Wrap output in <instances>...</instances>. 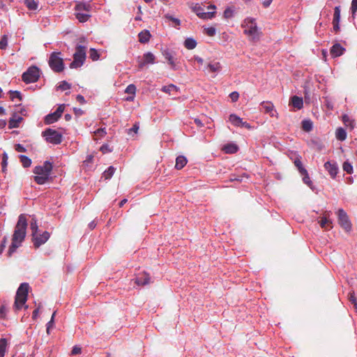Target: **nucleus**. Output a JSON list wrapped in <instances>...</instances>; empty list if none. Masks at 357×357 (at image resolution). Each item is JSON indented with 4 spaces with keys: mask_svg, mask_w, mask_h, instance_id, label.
Returning a JSON list of instances; mask_svg holds the SVG:
<instances>
[{
    "mask_svg": "<svg viewBox=\"0 0 357 357\" xmlns=\"http://www.w3.org/2000/svg\"><path fill=\"white\" fill-rule=\"evenodd\" d=\"M8 45V38L6 35H3L0 40V49L5 50Z\"/></svg>",
    "mask_w": 357,
    "mask_h": 357,
    "instance_id": "nucleus-49",
    "label": "nucleus"
},
{
    "mask_svg": "<svg viewBox=\"0 0 357 357\" xmlns=\"http://www.w3.org/2000/svg\"><path fill=\"white\" fill-rule=\"evenodd\" d=\"M233 14H234V10L230 8H227L224 11V17L225 18H231L233 16Z\"/></svg>",
    "mask_w": 357,
    "mask_h": 357,
    "instance_id": "nucleus-51",
    "label": "nucleus"
},
{
    "mask_svg": "<svg viewBox=\"0 0 357 357\" xmlns=\"http://www.w3.org/2000/svg\"><path fill=\"white\" fill-rule=\"evenodd\" d=\"M64 108H65V105H59L56 110V113L62 114V113L63 112Z\"/></svg>",
    "mask_w": 357,
    "mask_h": 357,
    "instance_id": "nucleus-63",
    "label": "nucleus"
},
{
    "mask_svg": "<svg viewBox=\"0 0 357 357\" xmlns=\"http://www.w3.org/2000/svg\"><path fill=\"white\" fill-rule=\"evenodd\" d=\"M89 57L92 61H97L100 58V54L94 48H91L89 51Z\"/></svg>",
    "mask_w": 357,
    "mask_h": 357,
    "instance_id": "nucleus-44",
    "label": "nucleus"
},
{
    "mask_svg": "<svg viewBox=\"0 0 357 357\" xmlns=\"http://www.w3.org/2000/svg\"><path fill=\"white\" fill-rule=\"evenodd\" d=\"M33 243L36 248H38L40 245L45 244L50 238V234L48 231H43L42 234L36 233L32 235Z\"/></svg>",
    "mask_w": 357,
    "mask_h": 357,
    "instance_id": "nucleus-11",
    "label": "nucleus"
},
{
    "mask_svg": "<svg viewBox=\"0 0 357 357\" xmlns=\"http://www.w3.org/2000/svg\"><path fill=\"white\" fill-rule=\"evenodd\" d=\"M333 30L337 32L340 30V22H333Z\"/></svg>",
    "mask_w": 357,
    "mask_h": 357,
    "instance_id": "nucleus-64",
    "label": "nucleus"
},
{
    "mask_svg": "<svg viewBox=\"0 0 357 357\" xmlns=\"http://www.w3.org/2000/svg\"><path fill=\"white\" fill-rule=\"evenodd\" d=\"M342 169L348 174H351L353 172V166L348 161H346L343 163Z\"/></svg>",
    "mask_w": 357,
    "mask_h": 357,
    "instance_id": "nucleus-46",
    "label": "nucleus"
},
{
    "mask_svg": "<svg viewBox=\"0 0 357 357\" xmlns=\"http://www.w3.org/2000/svg\"><path fill=\"white\" fill-rule=\"evenodd\" d=\"M125 92L132 95L131 97L127 98L126 100H132L136 93V86L134 84H130L126 87Z\"/></svg>",
    "mask_w": 357,
    "mask_h": 357,
    "instance_id": "nucleus-26",
    "label": "nucleus"
},
{
    "mask_svg": "<svg viewBox=\"0 0 357 357\" xmlns=\"http://www.w3.org/2000/svg\"><path fill=\"white\" fill-rule=\"evenodd\" d=\"M91 6L89 2L77 1L75 7V12L90 13Z\"/></svg>",
    "mask_w": 357,
    "mask_h": 357,
    "instance_id": "nucleus-15",
    "label": "nucleus"
},
{
    "mask_svg": "<svg viewBox=\"0 0 357 357\" xmlns=\"http://www.w3.org/2000/svg\"><path fill=\"white\" fill-rule=\"evenodd\" d=\"M345 48H344L340 44H334L330 50L331 54L333 57H337L344 54Z\"/></svg>",
    "mask_w": 357,
    "mask_h": 357,
    "instance_id": "nucleus-16",
    "label": "nucleus"
},
{
    "mask_svg": "<svg viewBox=\"0 0 357 357\" xmlns=\"http://www.w3.org/2000/svg\"><path fill=\"white\" fill-rule=\"evenodd\" d=\"M191 9L199 18L203 20H211L215 15V11L205 12L204 8L199 3H192Z\"/></svg>",
    "mask_w": 357,
    "mask_h": 357,
    "instance_id": "nucleus-9",
    "label": "nucleus"
},
{
    "mask_svg": "<svg viewBox=\"0 0 357 357\" xmlns=\"http://www.w3.org/2000/svg\"><path fill=\"white\" fill-rule=\"evenodd\" d=\"M349 299L352 304H354L357 302L356 298L355 297L354 295V292L349 293Z\"/></svg>",
    "mask_w": 357,
    "mask_h": 357,
    "instance_id": "nucleus-60",
    "label": "nucleus"
},
{
    "mask_svg": "<svg viewBox=\"0 0 357 357\" xmlns=\"http://www.w3.org/2000/svg\"><path fill=\"white\" fill-rule=\"evenodd\" d=\"M151 278L146 273L139 274L135 279V283L137 285H145L150 282Z\"/></svg>",
    "mask_w": 357,
    "mask_h": 357,
    "instance_id": "nucleus-17",
    "label": "nucleus"
},
{
    "mask_svg": "<svg viewBox=\"0 0 357 357\" xmlns=\"http://www.w3.org/2000/svg\"><path fill=\"white\" fill-rule=\"evenodd\" d=\"M60 55L61 52H54L50 54L48 61L50 67L56 73L62 72L64 69L63 61Z\"/></svg>",
    "mask_w": 357,
    "mask_h": 357,
    "instance_id": "nucleus-5",
    "label": "nucleus"
},
{
    "mask_svg": "<svg viewBox=\"0 0 357 357\" xmlns=\"http://www.w3.org/2000/svg\"><path fill=\"white\" fill-rule=\"evenodd\" d=\"M261 107L264 113L269 114L271 117L275 116L278 118V112L271 102L263 101L261 103Z\"/></svg>",
    "mask_w": 357,
    "mask_h": 357,
    "instance_id": "nucleus-13",
    "label": "nucleus"
},
{
    "mask_svg": "<svg viewBox=\"0 0 357 357\" xmlns=\"http://www.w3.org/2000/svg\"><path fill=\"white\" fill-rule=\"evenodd\" d=\"M95 135L100 137L105 136L107 134L105 128H99L94 132Z\"/></svg>",
    "mask_w": 357,
    "mask_h": 357,
    "instance_id": "nucleus-52",
    "label": "nucleus"
},
{
    "mask_svg": "<svg viewBox=\"0 0 357 357\" xmlns=\"http://www.w3.org/2000/svg\"><path fill=\"white\" fill-rule=\"evenodd\" d=\"M76 100L81 104L85 103V99L83 96L77 95L76 97Z\"/></svg>",
    "mask_w": 357,
    "mask_h": 357,
    "instance_id": "nucleus-62",
    "label": "nucleus"
},
{
    "mask_svg": "<svg viewBox=\"0 0 357 357\" xmlns=\"http://www.w3.org/2000/svg\"><path fill=\"white\" fill-rule=\"evenodd\" d=\"M52 168V163L47 160L43 165L36 166L33 170L36 174L34 181L39 185L45 184L50 178Z\"/></svg>",
    "mask_w": 357,
    "mask_h": 357,
    "instance_id": "nucleus-2",
    "label": "nucleus"
},
{
    "mask_svg": "<svg viewBox=\"0 0 357 357\" xmlns=\"http://www.w3.org/2000/svg\"><path fill=\"white\" fill-rule=\"evenodd\" d=\"M324 167L333 178H335L339 170L338 165L336 162L328 161L325 162Z\"/></svg>",
    "mask_w": 357,
    "mask_h": 357,
    "instance_id": "nucleus-14",
    "label": "nucleus"
},
{
    "mask_svg": "<svg viewBox=\"0 0 357 357\" xmlns=\"http://www.w3.org/2000/svg\"><path fill=\"white\" fill-rule=\"evenodd\" d=\"M340 6H335L334 8L333 22H340Z\"/></svg>",
    "mask_w": 357,
    "mask_h": 357,
    "instance_id": "nucleus-42",
    "label": "nucleus"
},
{
    "mask_svg": "<svg viewBox=\"0 0 357 357\" xmlns=\"http://www.w3.org/2000/svg\"><path fill=\"white\" fill-rule=\"evenodd\" d=\"M184 45L188 50H193L197 46V42L192 38H188L184 42Z\"/></svg>",
    "mask_w": 357,
    "mask_h": 357,
    "instance_id": "nucleus-30",
    "label": "nucleus"
},
{
    "mask_svg": "<svg viewBox=\"0 0 357 357\" xmlns=\"http://www.w3.org/2000/svg\"><path fill=\"white\" fill-rule=\"evenodd\" d=\"M313 128V124L311 120H303L302 121V128L306 132H310Z\"/></svg>",
    "mask_w": 357,
    "mask_h": 357,
    "instance_id": "nucleus-36",
    "label": "nucleus"
},
{
    "mask_svg": "<svg viewBox=\"0 0 357 357\" xmlns=\"http://www.w3.org/2000/svg\"><path fill=\"white\" fill-rule=\"evenodd\" d=\"M81 351H82L81 348H80L79 347H78V346H77V345H76V346H74V347H73V349H72V351H71V354H72L73 355H77V354H80V353H81Z\"/></svg>",
    "mask_w": 357,
    "mask_h": 357,
    "instance_id": "nucleus-58",
    "label": "nucleus"
},
{
    "mask_svg": "<svg viewBox=\"0 0 357 357\" xmlns=\"http://www.w3.org/2000/svg\"><path fill=\"white\" fill-rule=\"evenodd\" d=\"M319 224L321 227L323 229H329L330 228H332V222L326 216L321 218V220L319 221Z\"/></svg>",
    "mask_w": 357,
    "mask_h": 357,
    "instance_id": "nucleus-27",
    "label": "nucleus"
},
{
    "mask_svg": "<svg viewBox=\"0 0 357 357\" xmlns=\"http://www.w3.org/2000/svg\"><path fill=\"white\" fill-rule=\"evenodd\" d=\"M6 307L4 305L0 307V318H4L6 315Z\"/></svg>",
    "mask_w": 357,
    "mask_h": 357,
    "instance_id": "nucleus-59",
    "label": "nucleus"
},
{
    "mask_svg": "<svg viewBox=\"0 0 357 357\" xmlns=\"http://www.w3.org/2000/svg\"><path fill=\"white\" fill-rule=\"evenodd\" d=\"M151 33L148 30H144L138 34L139 41L141 43H146L151 38Z\"/></svg>",
    "mask_w": 357,
    "mask_h": 357,
    "instance_id": "nucleus-20",
    "label": "nucleus"
},
{
    "mask_svg": "<svg viewBox=\"0 0 357 357\" xmlns=\"http://www.w3.org/2000/svg\"><path fill=\"white\" fill-rule=\"evenodd\" d=\"M338 222L340 226L347 231L349 232L351 231L352 225L349 220V216L347 213L342 209L340 208L337 211Z\"/></svg>",
    "mask_w": 357,
    "mask_h": 357,
    "instance_id": "nucleus-8",
    "label": "nucleus"
},
{
    "mask_svg": "<svg viewBox=\"0 0 357 357\" xmlns=\"http://www.w3.org/2000/svg\"><path fill=\"white\" fill-rule=\"evenodd\" d=\"M222 65L220 62L215 61H210L205 67L204 71L207 74H211V77L214 78L221 71Z\"/></svg>",
    "mask_w": 357,
    "mask_h": 357,
    "instance_id": "nucleus-10",
    "label": "nucleus"
},
{
    "mask_svg": "<svg viewBox=\"0 0 357 357\" xmlns=\"http://www.w3.org/2000/svg\"><path fill=\"white\" fill-rule=\"evenodd\" d=\"M22 120V118L21 116H15L11 118L9 121V128H17L19 126V123L21 122Z\"/></svg>",
    "mask_w": 357,
    "mask_h": 357,
    "instance_id": "nucleus-32",
    "label": "nucleus"
},
{
    "mask_svg": "<svg viewBox=\"0 0 357 357\" xmlns=\"http://www.w3.org/2000/svg\"><path fill=\"white\" fill-rule=\"evenodd\" d=\"M29 288V284L26 282L22 283L18 287L14 303V308L16 310H21L25 305L27 301Z\"/></svg>",
    "mask_w": 357,
    "mask_h": 357,
    "instance_id": "nucleus-3",
    "label": "nucleus"
},
{
    "mask_svg": "<svg viewBox=\"0 0 357 357\" xmlns=\"http://www.w3.org/2000/svg\"><path fill=\"white\" fill-rule=\"evenodd\" d=\"M15 149L16 151L17 152H21V153H24V152H26V149L25 147L20 144H17L15 145Z\"/></svg>",
    "mask_w": 357,
    "mask_h": 357,
    "instance_id": "nucleus-54",
    "label": "nucleus"
},
{
    "mask_svg": "<svg viewBox=\"0 0 357 357\" xmlns=\"http://www.w3.org/2000/svg\"><path fill=\"white\" fill-rule=\"evenodd\" d=\"M165 17L167 20L174 22L178 26L181 24V21L178 18H176L169 14H166Z\"/></svg>",
    "mask_w": 357,
    "mask_h": 357,
    "instance_id": "nucleus-50",
    "label": "nucleus"
},
{
    "mask_svg": "<svg viewBox=\"0 0 357 357\" xmlns=\"http://www.w3.org/2000/svg\"><path fill=\"white\" fill-rule=\"evenodd\" d=\"M222 150L226 153H235L238 151V147L234 143H229L224 145Z\"/></svg>",
    "mask_w": 357,
    "mask_h": 357,
    "instance_id": "nucleus-19",
    "label": "nucleus"
},
{
    "mask_svg": "<svg viewBox=\"0 0 357 357\" xmlns=\"http://www.w3.org/2000/svg\"><path fill=\"white\" fill-rule=\"evenodd\" d=\"M74 54L86 57V47L81 45H77Z\"/></svg>",
    "mask_w": 357,
    "mask_h": 357,
    "instance_id": "nucleus-38",
    "label": "nucleus"
},
{
    "mask_svg": "<svg viewBox=\"0 0 357 357\" xmlns=\"http://www.w3.org/2000/svg\"><path fill=\"white\" fill-rule=\"evenodd\" d=\"M232 102H236L238 100V97H239V94L238 92L236 91H234V92H231L229 95Z\"/></svg>",
    "mask_w": 357,
    "mask_h": 357,
    "instance_id": "nucleus-56",
    "label": "nucleus"
},
{
    "mask_svg": "<svg viewBox=\"0 0 357 357\" xmlns=\"http://www.w3.org/2000/svg\"><path fill=\"white\" fill-rule=\"evenodd\" d=\"M27 225L26 215L24 214L20 215L12 237V243L8 250V257L12 256L16 250L21 246L26 236Z\"/></svg>",
    "mask_w": 357,
    "mask_h": 357,
    "instance_id": "nucleus-1",
    "label": "nucleus"
},
{
    "mask_svg": "<svg viewBox=\"0 0 357 357\" xmlns=\"http://www.w3.org/2000/svg\"><path fill=\"white\" fill-rule=\"evenodd\" d=\"M115 172V168L112 166L109 167L102 174V177L105 178V180L109 179L114 175Z\"/></svg>",
    "mask_w": 357,
    "mask_h": 357,
    "instance_id": "nucleus-34",
    "label": "nucleus"
},
{
    "mask_svg": "<svg viewBox=\"0 0 357 357\" xmlns=\"http://www.w3.org/2000/svg\"><path fill=\"white\" fill-rule=\"evenodd\" d=\"M162 54L165 56V58L168 61L169 64L171 66L172 68L175 69L176 64L174 63L172 53L169 50H165L162 52Z\"/></svg>",
    "mask_w": 357,
    "mask_h": 357,
    "instance_id": "nucleus-25",
    "label": "nucleus"
},
{
    "mask_svg": "<svg viewBox=\"0 0 357 357\" xmlns=\"http://www.w3.org/2000/svg\"><path fill=\"white\" fill-rule=\"evenodd\" d=\"M178 88L174 84H169L167 86H164L162 88V91L171 94L174 91H177Z\"/></svg>",
    "mask_w": 357,
    "mask_h": 357,
    "instance_id": "nucleus-37",
    "label": "nucleus"
},
{
    "mask_svg": "<svg viewBox=\"0 0 357 357\" xmlns=\"http://www.w3.org/2000/svg\"><path fill=\"white\" fill-rule=\"evenodd\" d=\"M75 17L79 22L84 23L91 17L90 13L75 12Z\"/></svg>",
    "mask_w": 357,
    "mask_h": 357,
    "instance_id": "nucleus-22",
    "label": "nucleus"
},
{
    "mask_svg": "<svg viewBox=\"0 0 357 357\" xmlns=\"http://www.w3.org/2000/svg\"><path fill=\"white\" fill-rule=\"evenodd\" d=\"M70 87H71V85L66 81H62L61 82H60L59 85L57 86L58 89H60L61 91H66V90L70 89Z\"/></svg>",
    "mask_w": 357,
    "mask_h": 357,
    "instance_id": "nucleus-48",
    "label": "nucleus"
},
{
    "mask_svg": "<svg viewBox=\"0 0 357 357\" xmlns=\"http://www.w3.org/2000/svg\"><path fill=\"white\" fill-rule=\"evenodd\" d=\"M85 59H86V57H84V56H77V55L73 54V61L70 64V68H78L81 67L84 64Z\"/></svg>",
    "mask_w": 357,
    "mask_h": 357,
    "instance_id": "nucleus-18",
    "label": "nucleus"
},
{
    "mask_svg": "<svg viewBox=\"0 0 357 357\" xmlns=\"http://www.w3.org/2000/svg\"><path fill=\"white\" fill-rule=\"evenodd\" d=\"M335 136L337 139L340 141H344L347 138V132L342 128H338L335 132Z\"/></svg>",
    "mask_w": 357,
    "mask_h": 357,
    "instance_id": "nucleus-28",
    "label": "nucleus"
},
{
    "mask_svg": "<svg viewBox=\"0 0 357 357\" xmlns=\"http://www.w3.org/2000/svg\"><path fill=\"white\" fill-rule=\"evenodd\" d=\"M42 136L50 144H59L62 142V135L58 131L47 128L42 132Z\"/></svg>",
    "mask_w": 357,
    "mask_h": 357,
    "instance_id": "nucleus-7",
    "label": "nucleus"
},
{
    "mask_svg": "<svg viewBox=\"0 0 357 357\" xmlns=\"http://www.w3.org/2000/svg\"><path fill=\"white\" fill-rule=\"evenodd\" d=\"M8 346V341L6 338L0 339V357H4Z\"/></svg>",
    "mask_w": 357,
    "mask_h": 357,
    "instance_id": "nucleus-31",
    "label": "nucleus"
},
{
    "mask_svg": "<svg viewBox=\"0 0 357 357\" xmlns=\"http://www.w3.org/2000/svg\"><path fill=\"white\" fill-rule=\"evenodd\" d=\"M206 33L209 36H213L215 34L216 30L214 27H208L206 29Z\"/></svg>",
    "mask_w": 357,
    "mask_h": 357,
    "instance_id": "nucleus-53",
    "label": "nucleus"
},
{
    "mask_svg": "<svg viewBox=\"0 0 357 357\" xmlns=\"http://www.w3.org/2000/svg\"><path fill=\"white\" fill-rule=\"evenodd\" d=\"M187 163V159L183 155L178 156L176 159L175 168L181 169Z\"/></svg>",
    "mask_w": 357,
    "mask_h": 357,
    "instance_id": "nucleus-23",
    "label": "nucleus"
},
{
    "mask_svg": "<svg viewBox=\"0 0 357 357\" xmlns=\"http://www.w3.org/2000/svg\"><path fill=\"white\" fill-rule=\"evenodd\" d=\"M342 121L344 124L350 128V129H354L355 127V121L354 119H352L349 115L344 114L342 116Z\"/></svg>",
    "mask_w": 357,
    "mask_h": 357,
    "instance_id": "nucleus-24",
    "label": "nucleus"
},
{
    "mask_svg": "<svg viewBox=\"0 0 357 357\" xmlns=\"http://www.w3.org/2000/svg\"><path fill=\"white\" fill-rule=\"evenodd\" d=\"M40 75V69L33 66L22 74V79L26 84L34 83L38 80Z\"/></svg>",
    "mask_w": 357,
    "mask_h": 357,
    "instance_id": "nucleus-6",
    "label": "nucleus"
},
{
    "mask_svg": "<svg viewBox=\"0 0 357 357\" xmlns=\"http://www.w3.org/2000/svg\"><path fill=\"white\" fill-rule=\"evenodd\" d=\"M242 26L244 28V33L251 37L253 40L259 39L260 31L255 18L247 17L244 20Z\"/></svg>",
    "mask_w": 357,
    "mask_h": 357,
    "instance_id": "nucleus-4",
    "label": "nucleus"
},
{
    "mask_svg": "<svg viewBox=\"0 0 357 357\" xmlns=\"http://www.w3.org/2000/svg\"><path fill=\"white\" fill-rule=\"evenodd\" d=\"M294 165L297 167L300 174H305L306 169L303 167L301 160L299 158H296L294 160Z\"/></svg>",
    "mask_w": 357,
    "mask_h": 357,
    "instance_id": "nucleus-41",
    "label": "nucleus"
},
{
    "mask_svg": "<svg viewBox=\"0 0 357 357\" xmlns=\"http://www.w3.org/2000/svg\"><path fill=\"white\" fill-rule=\"evenodd\" d=\"M26 6L31 10H35L38 8V4L35 0H24Z\"/></svg>",
    "mask_w": 357,
    "mask_h": 357,
    "instance_id": "nucleus-35",
    "label": "nucleus"
},
{
    "mask_svg": "<svg viewBox=\"0 0 357 357\" xmlns=\"http://www.w3.org/2000/svg\"><path fill=\"white\" fill-rule=\"evenodd\" d=\"M139 130V126L137 124H135L131 128L129 129L128 133L131 134L132 132L137 133Z\"/></svg>",
    "mask_w": 357,
    "mask_h": 357,
    "instance_id": "nucleus-61",
    "label": "nucleus"
},
{
    "mask_svg": "<svg viewBox=\"0 0 357 357\" xmlns=\"http://www.w3.org/2000/svg\"><path fill=\"white\" fill-rule=\"evenodd\" d=\"M54 320H53V317H51V319L50 321L47 324V333H50V330L54 327Z\"/></svg>",
    "mask_w": 357,
    "mask_h": 357,
    "instance_id": "nucleus-57",
    "label": "nucleus"
},
{
    "mask_svg": "<svg viewBox=\"0 0 357 357\" xmlns=\"http://www.w3.org/2000/svg\"><path fill=\"white\" fill-rule=\"evenodd\" d=\"M350 9L351 12V18L352 20H354L357 12V0H352Z\"/></svg>",
    "mask_w": 357,
    "mask_h": 357,
    "instance_id": "nucleus-45",
    "label": "nucleus"
},
{
    "mask_svg": "<svg viewBox=\"0 0 357 357\" xmlns=\"http://www.w3.org/2000/svg\"><path fill=\"white\" fill-rule=\"evenodd\" d=\"M155 57L151 52H146L143 55V58L138 59V67L139 68H143L147 64H153L155 63Z\"/></svg>",
    "mask_w": 357,
    "mask_h": 357,
    "instance_id": "nucleus-12",
    "label": "nucleus"
},
{
    "mask_svg": "<svg viewBox=\"0 0 357 357\" xmlns=\"http://www.w3.org/2000/svg\"><path fill=\"white\" fill-rule=\"evenodd\" d=\"M10 98L12 100H15V99L17 98L20 100H22V94L20 91H10Z\"/></svg>",
    "mask_w": 357,
    "mask_h": 357,
    "instance_id": "nucleus-47",
    "label": "nucleus"
},
{
    "mask_svg": "<svg viewBox=\"0 0 357 357\" xmlns=\"http://www.w3.org/2000/svg\"><path fill=\"white\" fill-rule=\"evenodd\" d=\"M30 229L32 231V235L37 233L38 231L37 220L34 216L32 217L31 221L30 222Z\"/></svg>",
    "mask_w": 357,
    "mask_h": 357,
    "instance_id": "nucleus-39",
    "label": "nucleus"
},
{
    "mask_svg": "<svg viewBox=\"0 0 357 357\" xmlns=\"http://www.w3.org/2000/svg\"><path fill=\"white\" fill-rule=\"evenodd\" d=\"M20 158V162L22 163V165L24 167V168H27V167H29L31 165V160L24 155H20L19 156Z\"/></svg>",
    "mask_w": 357,
    "mask_h": 357,
    "instance_id": "nucleus-33",
    "label": "nucleus"
},
{
    "mask_svg": "<svg viewBox=\"0 0 357 357\" xmlns=\"http://www.w3.org/2000/svg\"><path fill=\"white\" fill-rule=\"evenodd\" d=\"M7 243V237L4 236L2 242L0 244V255L3 252L4 248H6V245Z\"/></svg>",
    "mask_w": 357,
    "mask_h": 357,
    "instance_id": "nucleus-55",
    "label": "nucleus"
},
{
    "mask_svg": "<svg viewBox=\"0 0 357 357\" xmlns=\"http://www.w3.org/2000/svg\"><path fill=\"white\" fill-rule=\"evenodd\" d=\"M303 176V181L304 183L307 185L312 190H313V183L310 180V178L307 174V171L306 170L305 174H301Z\"/></svg>",
    "mask_w": 357,
    "mask_h": 357,
    "instance_id": "nucleus-40",
    "label": "nucleus"
},
{
    "mask_svg": "<svg viewBox=\"0 0 357 357\" xmlns=\"http://www.w3.org/2000/svg\"><path fill=\"white\" fill-rule=\"evenodd\" d=\"M58 119L56 118L55 115L52 113L47 114L45 118V123L46 124H52L56 121Z\"/></svg>",
    "mask_w": 357,
    "mask_h": 357,
    "instance_id": "nucleus-43",
    "label": "nucleus"
},
{
    "mask_svg": "<svg viewBox=\"0 0 357 357\" xmlns=\"http://www.w3.org/2000/svg\"><path fill=\"white\" fill-rule=\"evenodd\" d=\"M291 105L296 109H300L303 106V100L302 98L294 96L291 100Z\"/></svg>",
    "mask_w": 357,
    "mask_h": 357,
    "instance_id": "nucleus-21",
    "label": "nucleus"
},
{
    "mask_svg": "<svg viewBox=\"0 0 357 357\" xmlns=\"http://www.w3.org/2000/svg\"><path fill=\"white\" fill-rule=\"evenodd\" d=\"M229 121L235 126L240 127L243 119L236 114L229 115Z\"/></svg>",
    "mask_w": 357,
    "mask_h": 357,
    "instance_id": "nucleus-29",
    "label": "nucleus"
}]
</instances>
